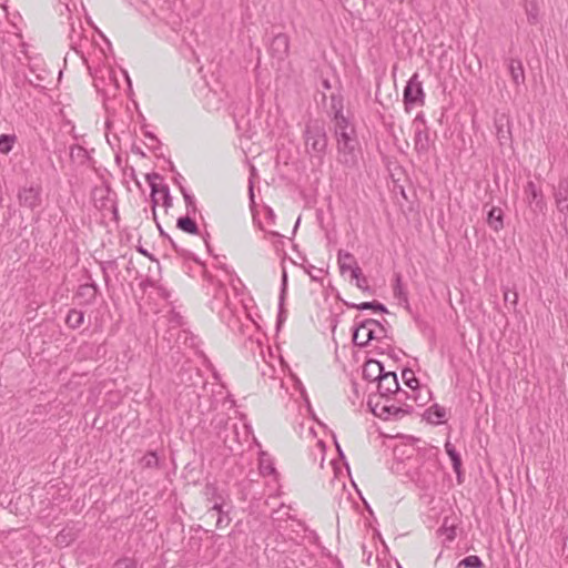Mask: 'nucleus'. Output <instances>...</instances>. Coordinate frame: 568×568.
I'll return each mask as SVG.
<instances>
[{"label": "nucleus", "mask_w": 568, "mask_h": 568, "mask_svg": "<svg viewBox=\"0 0 568 568\" xmlns=\"http://www.w3.org/2000/svg\"><path fill=\"white\" fill-rule=\"evenodd\" d=\"M334 110V136L336 139L337 161L346 168H355L361 153L359 142L354 125L343 113L341 102L332 97Z\"/></svg>", "instance_id": "nucleus-1"}, {"label": "nucleus", "mask_w": 568, "mask_h": 568, "mask_svg": "<svg viewBox=\"0 0 568 568\" xmlns=\"http://www.w3.org/2000/svg\"><path fill=\"white\" fill-rule=\"evenodd\" d=\"M303 138L306 153L322 164L328 146L324 123L320 120H310L305 125Z\"/></svg>", "instance_id": "nucleus-2"}, {"label": "nucleus", "mask_w": 568, "mask_h": 568, "mask_svg": "<svg viewBox=\"0 0 568 568\" xmlns=\"http://www.w3.org/2000/svg\"><path fill=\"white\" fill-rule=\"evenodd\" d=\"M356 316L354 320L353 342L359 347H365L372 339L376 338V328L383 331V324L376 320H358Z\"/></svg>", "instance_id": "nucleus-3"}, {"label": "nucleus", "mask_w": 568, "mask_h": 568, "mask_svg": "<svg viewBox=\"0 0 568 568\" xmlns=\"http://www.w3.org/2000/svg\"><path fill=\"white\" fill-rule=\"evenodd\" d=\"M368 405L374 415L384 419H400L413 412V407L409 405L395 406L394 404L389 405L381 400L374 403L373 397H369Z\"/></svg>", "instance_id": "nucleus-4"}, {"label": "nucleus", "mask_w": 568, "mask_h": 568, "mask_svg": "<svg viewBox=\"0 0 568 568\" xmlns=\"http://www.w3.org/2000/svg\"><path fill=\"white\" fill-rule=\"evenodd\" d=\"M434 468H436L435 462L428 460L416 468L409 466L407 474L418 487L428 489L435 484Z\"/></svg>", "instance_id": "nucleus-5"}, {"label": "nucleus", "mask_w": 568, "mask_h": 568, "mask_svg": "<svg viewBox=\"0 0 568 568\" xmlns=\"http://www.w3.org/2000/svg\"><path fill=\"white\" fill-rule=\"evenodd\" d=\"M425 102V93L418 73H414L404 88V104L408 110L413 105H423Z\"/></svg>", "instance_id": "nucleus-6"}, {"label": "nucleus", "mask_w": 568, "mask_h": 568, "mask_svg": "<svg viewBox=\"0 0 568 568\" xmlns=\"http://www.w3.org/2000/svg\"><path fill=\"white\" fill-rule=\"evenodd\" d=\"M525 202L528 204L534 213L545 214L547 204L544 197V193L535 182L528 181L524 187Z\"/></svg>", "instance_id": "nucleus-7"}, {"label": "nucleus", "mask_w": 568, "mask_h": 568, "mask_svg": "<svg viewBox=\"0 0 568 568\" xmlns=\"http://www.w3.org/2000/svg\"><path fill=\"white\" fill-rule=\"evenodd\" d=\"M145 179L151 187V200H152L153 214L155 215V207L158 205V199L155 197L156 193L162 194L163 205L165 207H171L172 206V197L170 194L169 186L166 184H163L161 187H159V185L156 183V181H162V176L159 173L153 172V173L146 174Z\"/></svg>", "instance_id": "nucleus-8"}, {"label": "nucleus", "mask_w": 568, "mask_h": 568, "mask_svg": "<svg viewBox=\"0 0 568 568\" xmlns=\"http://www.w3.org/2000/svg\"><path fill=\"white\" fill-rule=\"evenodd\" d=\"M268 52L273 59L283 62L290 53V37L283 32L275 34L270 42Z\"/></svg>", "instance_id": "nucleus-9"}, {"label": "nucleus", "mask_w": 568, "mask_h": 568, "mask_svg": "<svg viewBox=\"0 0 568 568\" xmlns=\"http://www.w3.org/2000/svg\"><path fill=\"white\" fill-rule=\"evenodd\" d=\"M205 500L212 504L209 513L221 511V507H224L225 500L229 497L224 490H221L215 483H206L203 489Z\"/></svg>", "instance_id": "nucleus-10"}, {"label": "nucleus", "mask_w": 568, "mask_h": 568, "mask_svg": "<svg viewBox=\"0 0 568 568\" xmlns=\"http://www.w3.org/2000/svg\"><path fill=\"white\" fill-rule=\"evenodd\" d=\"M20 205L34 210L41 204V189L39 186H24L18 194Z\"/></svg>", "instance_id": "nucleus-11"}, {"label": "nucleus", "mask_w": 568, "mask_h": 568, "mask_svg": "<svg viewBox=\"0 0 568 568\" xmlns=\"http://www.w3.org/2000/svg\"><path fill=\"white\" fill-rule=\"evenodd\" d=\"M67 26L69 28L68 38H69L70 48L72 50H74L78 54H80L81 58L84 60V54L81 50V47H82L81 42L83 40V38H82L83 28H82V23H81L80 19L77 18L75 20L67 23Z\"/></svg>", "instance_id": "nucleus-12"}, {"label": "nucleus", "mask_w": 568, "mask_h": 568, "mask_svg": "<svg viewBox=\"0 0 568 568\" xmlns=\"http://www.w3.org/2000/svg\"><path fill=\"white\" fill-rule=\"evenodd\" d=\"M377 389L379 396L386 398L392 394L398 393L399 384L396 373L385 372L377 382Z\"/></svg>", "instance_id": "nucleus-13"}, {"label": "nucleus", "mask_w": 568, "mask_h": 568, "mask_svg": "<svg viewBox=\"0 0 568 568\" xmlns=\"http://www.w3.org/2000/svg\"><path fill=\"white\" fill-rule=\"evenodd\" d=\"M554 197L557 210L565 215V219L568 217V180L561 179L555 187Z\"/></svg>", "instance_id": "nucleus-14"}, {"label": "nucleus", "mask_w": 568, "mask_h": 568, "mask_svg": "<svg viewBox=\"0 0 568 568\" xmlns=\"http://www.w3.org/2000/svg\"><path fill=\"white\" fill-rule=\"evenodd\" d=\"M98 292L99 287L94 282L85 283L78 287L75 297L80 300V304L90 305L95 301Z\"/></svg>", "instance_id": "nucleus-15"}, {"label": "nucleus", "mask_w": 568, "mask_h": 568, "mask_svg": "<svg viewBox=\"0 0 568 568\" xmlns=\"http://www.w3.org/2000/svg\"><path fill=\"white\" fill-rule=\"evenodd\" d=\"M430 148L429 132L426 128H416L414 135V149L418 154H427Z\"/></svg>", "instance_id": "nucleus-16"}, {"label": "nucleus", "mask_w": 568, "mask_h": 568, "mask_svg": "<svg viewBox=\"0 0 568 568\" xmlns=\"http://www.w3.org/2000/svg\"><path fill=\"white\" fill-rule=\"evenodd\" d=\"M384 373V366L378 361H368L363 367V377L368 382H378Z\"/></svg>", "instance_id": "nucleus-17"}, {"label": "nucleus", "mask_w": 568, "mask_h": 568, "mask_svg": "<svg viewBox=\"0 0 568 568\" xmlns=\"http://www.w3.org/2000/svg\"><path fill=\"white\" fill-rule=\"evenodd\" d=\"M487 224L495 232L504 229V212L500 207L493 206L487 214Z\"/></svg>", "instance_id": "nucleus-18"}, {"label": "nucleus", "mask_w": 568, "mask_h": 568, "mask_svg": "<svg viewBox=\"0 0 568 568\" xmlns=\"http://www.w3.org/2000/svg\"><path fill=\"white\" fill-rule=\"evenodd\" d=\"M508 69H509L511 80L515 84L518 85V84H521L525 82V72H524V67H523L521 60L511 59L509 61Z\"/></svg>", "instance_id": "nucleus-19"}, {"label": "nucleus", "mask_w": 568, "mask_h": 568, "mask_svg": "<svg viewBox=\"0 0 568 568\" xmlns=\"http://www.w3.org/2000/svg\"><path fill=\"white\" fill-rule=\"evenodd\" d=\"M345 305L347 307H349V308H356V310H359V311L371 310V311L381 312V313H387L388 312L386 306L384 304L379 303L378 301L363 302V303H359V304L345 302Z\"/></svg>", "instance_id": "nucleus-20"}, {"label": "nucleus", "mask_w": 568, "mask_h": 568, "mask_svg": "<svg viewBox=\"0 0 568 568\" xmlns=\"http://www.w3.org/2000/svg\"><path fill=\"white\" fill-rule=\"evenodd\" d=\"M176 226L181 231L186 232L189 234L196 235L200 233L196 222L192 217H190V214H187L186 216L179 217L176 221Z\"/></svg>", "instance_id": "nucleus-21"}, {"label": "nucleus", "mask_w": 568, "mask_h": 568, "mask_svg": "<svg viewBox=\"0 0 568 568\" xmlns=\"http://www.w3.org/2000/svg\"><path fill=\"white\" fill-rule=\"evenodd\" d=\"M84 322V313L82 311H78L72 308L68 312L65 317V324L71 329L79 328Z\"/></svg>", "instance_id": "nucleus-22"}, {"label": "nucleus", "mask_w": 568, "mask_h": 568, "mask_svg": "<svg viewBox=\"0 0 568 568\" xmlns=\"http://www.w3.org/2000/svg\"><path fill=\"white\" fill-rule=\"evenodd\" d=\"M337 260L341 273L349 271L354 266V263H356L353 254L344 252L342 250L338 251Z\"/></svg>", "instance_id": "nucleus-23"}, {"label": "nucleus", "mask_w": 568, "mask_h": 568, "mask_svg": "<svg viewBox=\"0 0 568 568\" xmlns=\"http://www.w3.org/2000/svg\"><path fill=\"white\" fill-rule=\"evenodd\" d=\"M445 416H446L445 408L439 406L438 404L433 405L428 409V419L432 423L440 424V423H443V419H444Z\"/></svg>", "instance_id": "nucleus-24"}, {"label": "nucleus", "mask_w": 568, "mask_h": 568, "mask_svg": "<svg viewBox=\"0 0 568 568\" xmlns=\"http://www.w3.org/2000/svg\"><path fill=\"white\" fill-rule=\"evenodd\" d=\"M445 449L447 455L449 456L452 460L453 468L456 473H459V469L462 467V458L460 455L457 453L455 447L450 443H446Z\"/></svg>", "instance_id": "nucleus-25"}, {"label": "nucleus", "mask_w": 568, "mask_h": 568, "mask_svg": "<svg viewBox=\"0 0 568 568\" xmlns=\"http://www.w3.org/2000/svg\"><path fill=\"white\" fill-rule=\"evenodd\" d=\"M442 535H445L446 540L453 541L456 538V527L454 523H449V518L445 517L439 528Z\"/></svg>", "instance_id": "nucleus-26"}, {"label": "nucleus", "mask_w": 568, "mask_h": 568, "mask_svg": "<svg viewBox=\"0 0 568 568\" xmlns=\"http://www.w3.org/2000/svg\"><path fill=\"white\" fill-rule=\"evenodd\" d=\"M402 378L404 384L408 386L412 390H415L419 387V381L415 377V374L412 369L405 368L402 372Z\"/></svg>", "instance_id": "nucleus-27"}, {"label": "nucleus", "mask_w": 568, "mask_h": 568, "mask_svg": "<svg viewBox=\"0 0 568 568\" xmlns=\"http://www.w3.org/2000/svg\"><path fill=\"white\" fill-rule=\"evenodd\" d=\"M207 515H210V516H216V517H217V518H216V528H217V529H222V528H224V527L229 526V525H230V523H231V518H230V516H229V513H227V511H225V510L223 509V507H221V511H212V513H209V511H207Z\"/></svg>", "instance_id": "nucleus-28"}, {"label": "nucleus", "mask_w": 568, "mask_h": 568, "mask_svg": "<svg viewBox=\"0 0 568 568\" xmlns=\"http://www.w3.org/2000/svg\"><path fill=\"white\" fill-rule=\"evenodd\" d=\"M180 191L185 201L187 214H194L196 212V202L194 196L191 193H189L183 185H180Z\"/></svg>", "instance_id": "nucleus-29"}, {"label": "nucleus", "mask_w": 568, "mask_h": 568, "mask_svg": "<svg viewBox=\"0 0 568 568\" xmlns=\"http://www.w3.org/2000/svg\"><path fill=\"white\" fill-rule=\"evenodd\" d=\"M14 141H16L14 135L1 134L0 135V153L8 154L12 150Z\"/></svg>", "instance_id": "nucleus-30"}, {"label": "nucleus", "mask_w": 568, "mask_h": 568, "mask_svg": "<svg viewBox=\"0 0 568 568\" xmlns=\"http://www.w3.org/2000/svg\"><path fill=\"white\" fill-rule=\"evenodd\" d=\"M58 11H59V16L61 18V20H60L61 24H67L70 21H73L77 19L72 16L71 10L67 3L60 2L58 6Z\"/></svg>", "instance_id": "nucleus-31"}, {"label": "nucleus", "mask_w": 568, "mask_h": 568, "mask_svg": "<svg viewBox=\"0 0 568 568\" xmlns=\"http://www.w3.org/2000/svg\"><path fill=\"white\" fill-rule=\"evenodd\" d=\"M458 567L465 568H481L483 561L478 556L471 555L467 556L463 560L459 561Z\"/></svg>", "instance_id": "nucleus-32"}, {"label": "nucleus", "mask_w": 568, "mask_h": 568, "mask_svg": "<svg viewBox=\"0 0 568 568\" xmlns=\"http://www.w3.org/2000/svg\"><path fill=\"white\" fill-rule=\"evenodd\" d=\"M394 295L395 297L399 298V300H404L405 302H407V295L404 291V286L402 284V276L400 274H396L395 276V284H394Z\"/></svg>", "instance_id": "nucleus-33"}, {"label": "nucleus", "mask_w": 568, "mask_h": 568, "mask_svg": "<svg viewBox=\"0 0 568 568\" xmlns=\"http://www.w3.org/2000/svg\"><path fill=\"white\" fill-rule=\"evenodd\" d=\"M141 463L144 467H148V468H154V467H158L159 465V458H158V455L156 453L154 452H149L148 454H145L143 456V458L141 459Z\"/></svg>", "instance_id": "nucleus-34"}, {"label": "nucleus", "mask_w": 568, "mask_h": 568, "mask_svg": "<svg viewBox=\"0 0 568 568\" xmlns=\"http://www.w3.org/2000/svg\"><path fill=\"white\" fill-rule=\"evenodd\" d=\"M113 568H136V562L133 558L123 557L115 561Z\"/></svg>", "instance_id": "nucleus-35"}, {"label": "nucleus", "mask_w": 568, "mask_h": 568, "mask_svg": "<svg viewBox=\"0 0 568 568\" xmlns=\"http://www.w3.org/2000/svg\"><path fill=\"white\" fill-rule=\"evenodd\" d=\"M352 278L356 280V282L366 283L367 278L363 275L362 268L354 263V266L349 270Z\"/></svg>", "instance_id": "nucleus-36"}, {"label": "nucleus", "mask_w": 568, "mask_h": 568, "mask_svg": "<svg viewBox=\"0 0 568 568\" xmlns=\"http://www.w3.org/2000/svg\"><path fill=\"white\" fill-rule=\"evenodd\" d=\"M287 317L286 311L284 308V301L278 298V314H277V328L285 322Z\"/></svg>", "instance_id": "nucleus-37"}, {"label": "nucleus", "mask_w": 568, "mask_h": 568, "mask_svg": "<svg viewBox=\"0 0 568 568\" xmlns=\"http://www.w3.org/2000/svg\"><path fill=\"white\" fill-rule=\"evenodd\" d=\"M286 291H287V273L285 270H283L282 281H281L280 300L285 301Z\"/></svg>", "instance_id": "nucleus-38"}, {"label": "nucleus", "mask_w": 568, "mask_h": 568, "mask_svg": "<svg viewBox=\"0 0 568 568\" xmlns=\"http://www.w3.org/2000/svg\"><path fill=\"white\" fill-rule=\"evenodd\" d=\"M87 153L85 149L80 146V145H73L71 146V151H70V154L71 156H84Z\"/></svg>", "instance_id": "nucleus-39"}, {"label": "nucleus", "mask_w": 568, "mask_h": 568, "mask_svg": "<svg viewBox=\"0 0 568 568\" xmlns=\"http://www.w3.org/2000/svg\"><path fill=\"white\" fill-rule=\"evenodd\" d=\"M169 241H170V243H171L172 247L175 250V252H178L180 255H182V256H187V255L190 254V252H189V251H186V250H184V248L179 247V245L174 242V240H173V239L169 237Z\"/></svg>", "instance_id": "nucleus-40"}, {"label": "nucleus", "mask_w": 568, "mask_h": 568, "mask_svg": "<svg viewBox=\"0 0 568 568\" xmlns=\"http://www.w3.org/2000/svg\"><path fill=\"white\" fill-rule=\"evenodd\" d=\"M517 293L516 292H505L504 300L505 302H511L513 304L517 303Z\"/></svg>", "instance_id": "nucleus-41"}, {"label": "nucleus", "mask_w": 568, "mask_h": 568, "mask_svg": "<svg viewBox=\"0 0 568 568\" xmlns=\"http://www.w3.org/2000/svg\"><path fill=\"white\" fill-rule=\"evenodd\" d=\"M324 271L322 268H316L315 272L308 271V274L313 281H321L323 278Z\"/></svg>", "instance_id": "nucleus-42"}, {"label": "nucleus", "mask_w": 568, "mask_h": 568, "mask_svg": "<svg viewBox=\"0 0 568 568\" xmlns=\"http://www.w3.org/2000/svg\"><path fill=\"white\" fill-rule=\"evenodd\" d=\"M261 471H262L263 474H268V475H271V474L275 473V469H274V467H273L272 465H266V464H264V462L262 460V462H261Z\"/></svg>", "instance_id": "nucleus-43"}, {"label": "nucleus", "mask_w": 568, "mask_h": 568, "mask_svg": "<svg viewBox=\"0 0 568 568\" xmlns=\"http://www.w3.org/2000/svg\"><path fill=\"white\" fill-rule=\"evenodd\" d=\"M395 394L398 396V397L396 398V400H397L398 403H402L404 399H406V398H408V397H409L408 393H406V392H400V390H398V393H395Z\"/></svg>", "instance_id": "nucleus-44"}, {"label": "nucleus", "mask_w": 568, "mask_h": 568, "mask_svg": "<svg viewBox=\"0 0 568 568\" xmlns=\"http://www.w3.org/2000/svg\"><path fill=\"white\" fill-rule=\"evenodd\" d=\"M356 286H357L359 290L364 291V292H365V291H369V286H368V284H367V282H366V283H363V282H356Z\"/></svg>", "instance_id": "nucleus-45"}, {"label": "nucleus", "mask_w": 568, "mask_h": 568, "mask_svg": "<svg viewBox=\"0 0 568 568\" xmlns=\"http://www.w3.org/2000/svg\"><path fill=\"white\" fill-rule=\"evenodd\" d=\"M182 180L183 176L180 173H178L176 176L174 178V183L180 187V185H183Z\"/></svg>", "instance_id": "nucleus-46"}, {"label": "nucleus", "mask_w": 568, "mask_h": 568, "mask_svg": "<svg viewBox=\"0 0 568 568\" xmlns=\"http://www.w3.org/2000/svg\"><path fill=\"white\" fill-rule=\"evenodd\" d=\"M102 273H103V277H104L105 283H108L110 277H109L105 264H102Z\"/></svg>", "instance_id": "nucleus-47"}, {"label": "nucleus", "mask_w": 568, "mask_h": 568, "mask_svg": "<svg viewBox=\"0 0 568 568\" xmlns=\"http://www.w3.org/2000/svg\"><path fill=\"white\" fill-rule=\"evenodd\" d=\"M138 251H139L141 254H143V255L148 256L149 258L153 260V256H152V255H151V254H150L145 248H143L142 246H140V247L138 248Z\"/></svg>", "instance_id": "nucleus-48"}, {"label": "nucleus", "mask_w": 568, "mask_h": 568, "mask_svg": "<svg viewBox=\"0 0 568 568\" xmlns=\"http://www.w3.org/2000/svg\"><path fill=\"white\" fill-rule=\"evenodd\" d=\"M422 122L425 124V119L423 113H418L414 120V123Z\"/></svg>", "instance_id": "nucleus-49"}, {"label": "nucleus", "mask_w": 568, "mask_h": 568, "mask_svg": "<svg viewBox=\"0 0 568 568\" xmlns=\"http://www.w3.org/2000/svg\"><path fill=\"white\" fill-rule=\"evenodd\" d=\"M376 338H381L382 336H385V328L383 327V331L381 328H377L376 331Z\"/></svg>", "instance_id": "nucleus-50"}, {"label": "nucleus", "mask_w": 568, "mask_h": 568, "mask_svg": "<svg viewBox=\"0 0 568 568\" xmlns=\"http://www.w3.org/2000/svg\"><path fill=\"white\" fill-rule=\"evenodd\" d=\"M267 215H268V219L273 222L274 219H275V214H274V212L271 209H268Z\"/></svg>", "instance_id": "nucleus-51"}, {"label": "nucleus", "mask_w": 568, "mask_h": 568, "mask_svg": "<svg viewBox=\"0 0 568 568\" xmlns=\"http://www.w3.org/2000/svg\"><path fill=\"white\" fill-rule=\"evenodd\" d=\"M248 189H250V195H251V199H253V182H252V181H250V186H248Z\"/></svg>", "instance_id": "nucleus-52"}, {"label": "nucleus", "mask_w": 568, "mask_h": 568, "mask_svg": "<svg viewBox=\"0 0 568 568\" xmlns=\"http://www.w3.org/2000/svg\"><path fill=\"white\" fill-rule=\"evenodd\" d=\"M146 136L151 140L158 141L156 136L152 133H146Z\"/></svg>", "instance_id": "nucleus-53"}, {"label": "nucleus", "mask_w": 568, "mask_h": 568, "mask_svg": "<svg viewBox=\"0 0 568 568\" xmlns=\"http://www.w3.org/2000/svg\"><path fill=\"white\" fill-rule=\"evenodd\" d=\"M336 448H337V450H338L339 456H341L342 458H344V454H343V452H342V449H341V447H339V445H338V444H336Z\"/></svg>", "instance_id": "nucleus-54"}, {"label": "nucleus", "mask_w": 568, "mask_h": 568, "mask_svg": "<svg viewBox=\"0 0 568 568\" xmlns=\"http://www.w3.org/2000/svg\"><path fill=\"white\" fill-rule=\"evenodd\" d=\"M323 85H324L326 89H328V88H329V82H328V80H324V81H323Z\"/></svg>", "instance_id": "nucleus-55"}, {"label": "nucleus", "mask_w": 568, "mask_h": 568, "mask_svg": "<svg viewBox=\"0 0 568 568\" xmlns=\"http://www.w3.org/2000/svg\"><path fill=\"white\" fill-rule=\"evenodd\" d=\"M159 229H160V232H161V235H162V236H165V237H168V239L170 237L165 232H163V230H162L160 226H159Z\"/></svg>", "instance_id": "nucleus-56"}, {"label": "nucleus", "mask_w": 568, "mask_h": 568, "mask_svg": "<svg viewBox=\"0 0 568 568\" xmlns=\"http://www.w3.org/2000/svg\"><path fill=\"white\" fill-rule=\"evenodd\" d=\"M271 234H272L273 236H280V234H278L277 232H271Z\"/></svg>", "instance_id": "nucleus-57"}, {"label": "nucleus", "mask_w": 568, "mask_h": 568, "mask_svg": "<svg viewBox=\"0 0 568 568\" xmlns=\"http://www.w3.org/2000/svg\"><path fill=\"white\" fill-rule=\"evenodd\" d=\"M528 19H529V20H531V19H534V20H535V16H534V14H530V16L528 17Z\"/></svg>", "instance_id": "nucleus-58"}]
</instances>
